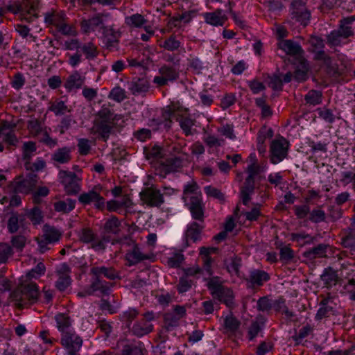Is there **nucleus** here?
I'll return each instance as SVG.
<instances>
[{
	"label": "nucleus",
	"mask_w": 355,
	"mask_h": 355,
	"mask_svg": "<svg viewBox=\"0 0 355 355\" xmlns=\"http://www.w3.org/2000/svg\"><path fill=\"white\" fill-rule=\"evenodd\" d=\"M40 295L36 283L31 282L20 284L10 295V299L15 302L19 309L37 302Z\"/></svg>",
	"instance_id": "1"
},
{
	"label": "nucleus",
	"mask_w": 355,
	"mask_h": 355,
	"mask_svg": "<svg viewBox=\"0 0 355 355\" xmlns=\"http://www.w3.org/2000/svg\"><path fill=\"white\" fill-rule=\"evenodd\" d=\"M207 288L211 295L220 302H223L230 309L234 306L233 291L222 284L218 277L210 278L207 283Z\"/></svg>",
	"instance_id": "2"
},
{
	"label": "nucleus",
	"mask_w": 355,
	"mask_h": 355,
	"mask_svg": "<svg viewBox=\"0 0 355 355\" xmlns=\"http://www.w3.org/2000/svg\"><path fill=\"white\" fill-rule=\"evenodd\" d=\"M167 155L158 162L156 167L157 174L165 178L166 175L180 171L183 166L184 155H176L168 150Z\"/></svg>",
	"instance_id": "3"
},
{
	"label": "nucleus",
	"mask_w": 355,
	"mask_h": 355,
	"mask_svg": "<svg viewBox=\"0 0 355 355\" xmlns=\"http://www.w3.org/2000/svg\"><path fill=\"white\" fill-rule=\"evenodd\" d=\"M143 204L150 207H160L164 202L163 194L155 187H145L139 193Z\"/></svg>",
	"instance_id": "4"
},
{
	"label": "nucleus",
	"mask_w": 355,
	"mask_h": 355,
	"mask_svg": "<svg viewBox=\"0 0 355 355\" xmlns=\"http://www.w3.org/2000/svg\"><path fill=\"white\" fill-rule=\"evenodd\" d=\"M288 143L284 137L275 139L270 144V160L273 164L282 161L288 155Z\"/></svg>",
	"instance_id": "5"
},
{
	"label": "nucleus",
	"mask_w": 355,
	"mask_h": 355,
	"mask_svg": "<svg viewBox=\"0 0 355 355\" xmlns=\"http://www.w3.org/2000/svg\"><path fill=\"white\" fill-rule=\"evenodd\" d=\"M61 344L67 350L69 355H78L83 340L74 331L64 332L61 338Z\"/></svg>",
	"instance_id": "6"
},
{
	"label": "nucleus",
	"mask_w": 355,
	"mask_h": 355,
	"mask_svg": "<svg viewBox=\"0 0 355 355\" xmlns=\"http://www.w3.org/2000/svg\"><path fill=\"white\" fill-rule=\"evenodd\" d=\"M291 7L292 19L306 26L310 20L311 13L306 8L305 2L303 0H293Z\"/></svg>",
	"instance_id": "7"
},
{
	"label": "nucleus",
	"mask_w": 355,
	"mask_h": 355,
	"mask_svg": "<svg viewBox=\"0 0 355 355\" xmlns=\"http://www.w3.org/2000/svg\"><path fill=\"white\" fill-rule=\"evenodd\" d=\"M60 177L67 194H77L80 191V186L78 183L80 180L75 173L60 171Z\"/></svg>",
	"instance_id": "8"
},
{
	"label": "nucleus",
	"mask_w": 355,
	"mask_h": 355,
	"mask_svg": "<svg viewBox=\"0 0 355 355\" xmlns=\"http://www.w3.org/2000/svg\"><path fill=\"white\" fill-rule=\"evenodd\" d=\"M38 175L34 173L30 172L26 178L17 181L14 187L15 193H29L36 187L38 182Z\"/></svg>",
	"instance_id": "9"
},
{
	"label": "nucleus",
	"mask_w": 355,
	"mask_h": 355,
	"mask_svg": "<svg viewBox=\"0 0 355 355\" xmlns=\"http://www.w3.org/2000/svg\"><path fill=\"white\" fill-rule=\"evenodd\" d=\"M270 279V275L262 270L254 269L250 272L248 277L245 278V281L248 284L249 288H255L262 286L265 282Z\"/></svg>",
	"instance_id": "10"
},
{
	"label": "nucleus",
	"mask_w": 355,
	"mask_h": 355,
	"mask_svg": "<svg viewBox=\"0 0 355 355\" xmlns=\"http://www.w3.org/2000/svg\"><path fill=\"white\" fill-rule=\"evenodd\" d=\"M94 277L87 293L92 295L95 291H99L103 295H108L112 284L104 281L99 275H93Z\"/></svg>",
	"instance_id": "11"
},
{
	"label": "nucleus",
	"mask_w": 355,
	"mask_h": 355,
	"mask_svg": "<svg viewBox=\"0 0 355 355\" xmlns=\"http://www.w3.org/2000/svg\"><path fill=\"white\" fill-rule=\"evenodd\" d=\"M129 89L133 95H139L146 93L149 89V82L145 76L141 77H134L128 83Z\"/></svg>",
	"instance_id": "12"
},
{
	"label": "nucleus",
	"mask_w": 355,
	"mask_h": 355,
	"mask_svg": "<svg viewBox=\"0 0 355 355\" xmlns=\"http://www.w3.org/2000/svg\"><path fill=\"white\" fill-rule=\"evenodd\" d=\"M187 206L193 218L202 222L204 220V205L202 199L198 196H191Z\"/></svg>",
	"instance_id": "13"
},
{
	"label": "nucleus",
	"mask_w": 355,
	"mask_h": 355,
	"mask_svg": "<svg viewBox=\"0 0 355 355\" xmlns=\"http://www.w3.org/2000/svg\"><path fill=\"white\" fill-rule=\"evenodd\" d=\"M104 44L109 50L117 48L119 38L121 36L119 31H115L112 28L102 26Z\"/></svg>",
	"instance_id": "14"
},
{
	"label": "nucleus",
	"mask_w": 355,
	"mask_h": 355,
	"mask_svg": "<svg viewBox=\"0 0 355 355\" xmlns=\"http://www.w3.org/2000/svg\"><path fill=\"white\" fill-rule=\"evenodd\" d=\"M150 257L148 254H143L137 244H134V247L128 250L125 254V259L128 261V266H131L144 261L149 259Z\"/></svg>",
	"instance_id": "15"
},
{
	"label": "nucleus",
	"mask_w": 355,
	"mask_h": 355,
	"mask_svg": "<svg viewBox=\"0 0 355 355\" xmlns=\"http://www.w3.org/2000/svg\"><path fill=\"white\" fill-rule=\"evenodd\" d=\"M218 251V248H206L201 247L200 248V255L202 257L203 261V268L207 272L209 275H213V270L211 269V263L213 262V259L210 257V254L212 253H216Z\"/></svg>",
	"instance_id": "16"
},
{
	"label": "nucleus",
	"mask_w": 355,
	"mask_h": 355,
	"mask_svg": "<svg viewBox=\"0 0 355 355\" xmlns=\"http://www.w3.org/2000/svg\"><path fill=\"white\" fill-rule=\"evenodd\" d=\"M321 280L325 287L331 288L337 284L341 279L338 277L337 271L332 267L325 268L320 276Z\"/></svg>",
	"instance_id": "17"
},
{
	"label": "nucleus",
	"mask_w": 355,
	"mask_h": 355,
	"mask_svg": "<svg viewBox=\"0 0 355 355\" xmlns=\"http://www.w3.org/2000/svg\"><path fill=\"white\" fill-rule=\"evenodd\" d=\"M354 21L355 16H349L340 20L338 28L336 30L342 34L343 39H347L354 35L352 24Z\"/></svg>",
	"instance_id": "18"
},
{
	"label": "nucleus",
	"mask_w": 355,
	"mask_h": 355,
	"mask_svg": "<svg viewBox=\"0 0 355 355\" xmlns=\"http://www.w3.org/2000/svg\"><path fill=\"white\" fill-rule=\"evenodd\" d=\"M329 247V245L320 243L318 245L305 251L302 255L309 260H313L316 258L327 257V250Z\"/></svg>",
	"instance_id": "19"
},
{
	"label": "nucleus",
	"mask_w": 355,
	"mask_h": 355,
	"mask_svg": "<svg viewBox=\"0 0 355 355\" xmlns=\"http://www.w3.org/2000/svg\"><path fill=\"white\" fill-rule=\"evenodd\" d=\"M204 226L197 222H193L185 232V238L187 245L189 240L193 243L200 239L201 232Z\"/></svg>",
	"instance_id": "20"
},
{
	"label": "nucleus",
	"mask_w": 355,
	"mask_h": 355,
	"mask_svg": "<svg viewBox=\"0 0 355 355\" xmlns=\"http://www.w3.org/2000/svg\"><path fill=\"white\" fill-rule=\"evenodd\" d=\"M114 124L103 123L101 121H94L93 129L94 132L98 134L103 141H107L113 129Z\"/></svg>",
	"instance_id": "21"
},
{
	"label": "nucleus",
	"mask_w": 355,
	"mask_h": 355,
	"mask_svg": "<svg viewBox=\"0 0 355 355\" xmlns=\"http://www.w3.org/2000/svg\"><path fill=\"white\" fill-rule=\"evenodd\" d=\"M254 191V180L251 176L245 178L244 184L241 187V196L243 205H247L250 200V194Z\"/></svg>",
	"instance_id": "22"
},
{
	"label": "nucleus",
	"mask_w": 355,
	"mask_h": 355,
	"mask_svg": "<svg viewBox=\"0 0 355 355\" xmlns=\"http://www.w3.org/2000/svg\"><path fill=\"white\" fill-rule=\"evenodd\" d=\"M132 205V200L128 196H123L121 200H112L106 203L109 211H119L122 207L129 208Z\"/></svg>",
	"instance_id": "23"
},
{
	"label": "nucleus",
	"mask_w": 355,
	"mask_h": 355,
	"mask_svg": "<svg viewBox=\"0 0 355 355\" xmlns=\"http://www.w3.org/2000/svg\"><path fill=\"white\" fill-rule=\"evenodd\" d=\"M222 10L217 9L213 12H207L205 14V19L207 23L214 26H223L227 17L222 15Z\"/></svg>",
	"instance_id": "24"
},
{
	"label": "nucleus",
	"mask_w": 355,
	"mask_h": 355,
	"mask_svg": "<svg viewBox=\"0 0 355 355\" xmlns=\"http://www.w3.org/2000/svg\"><path fill=\"white\" fill-rule=\"evenodd\" d=\"M85 78L82 77L78 71L73 72L67 79L64 87L69 91L73 89H79L84 83Z\"/></svg>",
	"instance_id": "25"
},
{
	"label": "nucleus",
	"mask_w": 355,
	"mask_h": 355,
	"mask_svg": "<svg viewBox=\"0 0 355 355\" xmlns=\"http://www.w3.org/2000/svg\"><path fill=\"white\" fill-rule=\"evenodd\" d=\"M280 48L292 55H301L304 52L298 43L291 40L283 41Z\"/></svg>",
	"instance_id": "26"
},
{
	"label": "nucleus",
	"mask_w": 355,
	"mask_h": 355,
	"mask_svg": "<svg viewBox=\"0 0 355 355\" xmlns=\"http://www.w3.org/2000/svg\"><path fill=\"white\" fill-rule=\"evenodd\" d=\"M43 232L42 236L49 243L58 241L62 236L61 232L58 230L48 224H45L43 226Z\"/></svg>",
	"instance_id": "27"
},
{
	"label": "nucleus",
	"mask_w": 355,
	"mask_h": 355,
	"mask_svg": "<svg viewBox=\"0 0 355 355\" xmlns=\"http://www.w3.org/2000/svg\"><path fill=\"white\" fill-rule=\"evenodd\" d=\"M71 150L68 147H63L58 148L52 155V159L59 164H66L69 162L71 159Z\"/></svg>",
	"instance_id": "28"
},
{
	"label": "nucleus",
	"mask_w": 355,
	"mask_h": 355,
	"mask_svg": "<svg viewBox=\"0 0 355 355\" xmlns=\"http://www.w3.org/2000/svg\"><path fill=\"white\" fill-rule=\"evenodd\" d=\"M103 24V19L101 17L98 15L94 17H92L87 20H83L80 23L81 28L85 33H89L94 31L95 28Z\"/></svg>",
	"instance_id": "29"
},
{
	"label": "nucleus",
	"mask_w": 355,
	"mask_h": 355,
	"mask_svg": "<svg viewBox=\"0 0 355 355\" xmlns=\"http://www.w3.org/2000/svg\"><path fill=\"white\" fill-rule=\"evenodd\" d=\"M91 273L92 275H99L101 277L103 275L110 280H114L119 277L117 272L112 267H94L91 269Z\"/></svg>",
	"instance_id": "30"
},
{
	"label": "nucleus",
	"mask_w": 355,
	"mask_h": 355,
	"mask_svg": "<svg viewBox=\"0 0 355 355\" xmlns=\"http://www.w3.org/2000/svg\"><path fill=\"white\" fill-rule=\"evenodd\" d=\"M168 151L166 148L160 147L159 146H154L148 151L146 153V157L148 159H155L157 160H163L167 155Z\"/></svg>",
	"instance_id": "31"
},
{
	"label": "nucleus",
	"mask_w": 355,
	"mask_h": 355,
	"mask_svg": "<svg viewBox=\"0 0 355 355\" xmlns=\"http://www.w3.org/2000/svg\"><path fill=\"white\" fill-rule=\"evenodd\" d=\"M153 329V326L150 324L146 323L145 321H141L135 323L132 329V333L138 336L141 337L150 333Z\"/></svg>",
	"instance_id": "32"
},
{
	"label": "nucleus",
	"mask_w": 355,
	"mask_h": 355,
	"mask_svg": "<svg viewBox=\"0 0 355 355\" xmlns=\"http://www.w3.org/2000/svg\"><path fill=\"white\" fill-rule=\"evenodd\" d=\"M101 189V187L100 186L94 187V188L89 192L80 194L78 198L79 201L84 205H88L94 202L99 197L100 194L98 192V190Z\"/></svg>",
	"instance_id": "33"
},
{
	"label": "nucleus",
	"mask_w": 355,
	"mask_h": 355,
	"mask_svg": "<svg viewBox=\"0 0 355 355\" xmlns=\"http://www.w3.org/2000/svg\"><path fill=\"white\" fill-rule=\"evenodd\" d=\"M329 300L324 298L320 303V308L318 309L315 318L317 320H321L324 318L329 317L333 311V307L329 304Z\"/></svg>",
	"instance_id": "34"
},
{
	"label": "nucleus",
	"mask_w": 355,
	"mask_h": 355,
	"mask_svg": "<svg viewBox=\"0 0 355 355\" xmlns=\"http://www.w3.org/2000/svg\"><path fill=\"white\" fill-rule=\"evenodd\" d=\"M180 317L174 313H167L164 315L163 327L170 331L179 325Z\"/></svg>",
	"instance_id": "35"
},
{
	"label": "nucleus",
	"mask_w": 355,
	"mask_h": 355,
	"mask_svg": "<svg viewBox=\"0 0 355 355\" xmlns=\"http://www.w3.org/2000/svg\"><path fill=\"white\" fill-rule=\"evenodd\" d=\"M76 200L67 198L66 200L58 201L55 202L54 208L57 211H62L67 213L74 209Z\"/></svg>",
	"instance_id": "36"
},
{
	"label": "nucleus",
	"mask_w": 355,
	"mask_h": 355,
	"mask_svg": "<svg viewBox=\"0 0 355 355\" xmlns=\"http://www.w3.org/2000/svg\"><path fill=\"white\" fill-rule=\"evenodd\" d=\"M240 325L241 322L233 316L232 313L230 315L226 316L224 320V327L227 331L230 333H236L239 329Z\"/></svg>",
	"instance_id": "37"
},
{
	"label": "nucleus",
	"mask_w": 355,
	"mask_h": 355,
	"mask_svg": "<svg viewBox=\"0 0 355 355\" xmlns=\"http://www.w3.org/2000/svg\"><path fill=\"white\" fill-rule=\"evenodd\" d=\"M55 320L57 327L58 329L62 332V334L64 332L70 331L69 327L71 326V322L69 317L64 313H60L55 316Z\"/></svg>",
	"instance_id": "38"
},
{
	"label": "nucleus",
	"mask_w": 355,
	"mask_h": 355,
	"mask_svg": "<svg viewBox=\"0 0 355 355\" xmlns=\"http://www.w3.org/2000/svg\"><path fill=\"white\" fill-rule=\"evenodd\" d=\"M49 110L53 112L56 116L64 115L67 112H70L71 109L65 104L63 101H55L49 107Z\"/></svg>",
	"instance_id": "39"
},
{
	"label": "nucleus",
	"mask_w": 355,
	"mask_h": 355,
	"mask_svg": "<svg viewBox=\"0 0 355 355\" xmlns=\"http://www.w3.org/2000/svg\"><path fill=\"white\" fill-rule=\"evenodd\" d=\"M113 112L107 107H102L97 113L98 119L94 121H101L103 123H107L114 124V117Z\"/></svg>",
	"instance_id": "40"
},
{
	"label": "nucleus",
	"mask_w": 355,
	"mask_h": 355,
	"mask_svg": "<svg viewBox=\"0 0 355 355\" xmlns=\"http://www.w3.org/2000/svg\"><path fill=\"white\" fill-rule=\"evenodd\" d=\"M121 223L116 216H112L110 219L107 220L104 225L105 230L108 233L116 234L119 232V226Z\"/></svg>",
	"instance_id": "41"
},
{
	"label": "nucleus",
	"mask_w": 355,
	"mask_h": 355,
	"mask_svg": "<svg viewBox=\"0 0 355 355\" xmlns=\"http://www.w3.org/2000/svg\"><path fill=\"white\" fill-rule=\"evenodd\" d=\"M141 343L139 345L134 344L125 345L121 352V355H144Z\"/></svg>",
	"instance_id": "42"
},
{
	"label": "nucleus",
	"mask_w": 355,
	"mask_h": 355,
	"mask_svg": "<svg viewBox=\"0 0 355 355\" xmlns=\"http://www.w3.org/2000/svg\"><path fill=\"white\" fill-rule=\"evenodd\" d=\"M27 217L31 220L33 224H40L43 220V216L41 209L35 206L26 212Z\"/></svg>",
	"instance_id": "43"
},
{
	"label": "nucleus",
	"mask_w": 355,
	"mask_h": 355,
	"mask_svg": "<svg viewBox=\"0 0 355 355\" xmlns=\"http://www.w3.org/2000/svg\"><path fill=\"white\" fill-rule=\"evenodd\" d=\"M80 49L85 54L86 58L89 60L95 58L98 54L97 47L92 42L83 44Z\"/></svg>",
	"instance_id": "44"
},
{
	"label": "nucleus",
	"mask_w": 355,
	"mask_h": 355,
	"mask_svg": "<svg viewBox=\"0 0 355 355\" xmlns=\"http://www.w3.org/2000/svg\"><path fill=\"white\" fill-rule=\"evenodd\" d=\"M343 39L342 34L337 30H334L327 36V43L330 46H338L341 44Z\"/></svg>",
	"instance_id": "45"
},
{
	"label": "nucleus",
	"mask_w": 355,
	"mask_h": 355,
	"mask_svg": "<svg viewBox=\"0 0 355 355\" xmlns=\"http://www.w3.org/2000/svg\"><path fill=\"white\" fill-rule=\"evenodd\" d=\"M159 73L168 81H173L178 78V73L171 67L163 66L159 69Z\"/></svg>",
	"instance_id": "46"
},
{
	"label": "nucleus",
	"mask_w": 355,
	"mask_h": 355,
	"mask_svg": "<svg viewBox=\"0 0 355 355\" xmlns=\"http://www.w3.org/2000/svg\"><path fill=\"white\" fill-rule=\"evenodd\" d=\"M26 238L25 236L19 234L13 236L11 238L10 243L12 246L18 251H22L26 243Z\"/></svg>",
	"instance_id": "47"
},
{
	"label": "nucleus",
	"mask_w": 355,
	"mask_h": 355,
	"mask_svg": "<svg viewBox=\"0 0 355 355\" xmlns=\"http://www.w3.org/2000/svg\"><path fill=\"white\" fill-rule=\"evenodd\" d=\"M193 285V281L189 279L187 277H181L179 279V283L177 285V289L179 293H183L189 291Z\"/></svg>",
	"instance_id": "48"
},
{
	"label": "nucleus",
	"mask_w": 355,
	"mask_h": 355,
	"mask_svg": "<svg viewBox=\"0 0 355 355\" xmlns=\"http://www.w3.org/2000/svg\"><path fill=\"white\" fill-rule=\"evenodd\" d=\"M322 94L319 91L311 90L305 96V101L307 103L317 105L320 103Z\"/></svg>",
	"instance_id": "49"
},
{
	"label": "nucleus",
	"mask_w": 355,
	"mask_h": 355,
	"mask_svg": "<svg viewBox=\"0 0 355 355\" xmlns=\"http://www.w3.org/2000/svg\"><path fill=\"white\" fill-rule=\"evenodd\" d=\"M241 266V259L237 257H234L231 259L230 266L226 265V268L227 271L231 273L232 271L239 277L240 276V270L239 268Z\"/></svg>",
	"instance_id": "50"
},
{
	"label": "nucleus",
	"mask_w": 355,
	"mask_h": 355,
	"mask_svg": "<svg viewBox=\"0 0 355 355\" xmlns=\"http://www.w3.org/2000/svg\"><path fill=\"white\" fill-rule=\"evenodd\" d=\"M205 191L208 196L218 199V200H220L221 202L225 201L224 194L220 191V190H219L214 187H211V186L206 187L205 188Z\"/></svg>",
	"instance_id": "51"
},
{
	"label": "nucleus",
	"mask_w": 355,
	"mask_h": 355,
	"mask_svg": "<svg viewBox=\"0 0 355 355\" xmlns=\"http://www.w3.org/2000/svg\"><path fill=\"white\" fill-rule=\"evenodd\" d=\"M71 284V278L66 274H62L55 283L56 288L60 291H64Z\"/></svg>",
	"instance_id": "52"
},
{
	"label": "nucleus",
	"mask_w": 355,
	"mask_h": 355,
	"mask_svg": "<svg viewBox=\"0 0 355 355\" xmlns=\"http://www.w3.org/2000/svg\"><path fill=\"white\" fill-rule=\"evenodd\" d=\"M45 270L46 268L44 264L42 262H40L34 268L26 274V277L28 279L37 278V276L44 274Z\"/></svg>",
	"instance_id": "53"
},
{
	"label": "nucleus",
	"mask_w": 355,
	"mask_h": 355,
	"mask_svg": "<svg viewBox=\"0 0 355 355\" xmlns=\"http://www.w3.org/2000/svg\"><path fill=\"white\" fill-rule=\"evenodd\" d=\"M109 97L116 101V102L120 103L126 98V96L123 89L119 87H116L112 89Z\"/></svg>",
	"instance_id": "54"
},
{
	"label": "nucleus",
	"mask_w": 355,
	"mask_h": 355,
	"mask_svg": "<svg viewBox=\"0 0 355 355\" xmlns=\"http://www.w3.org/2000/svg\"><path fill=\"white\" fill-rule=\"evenodd\" d=\"M12 250L11 247L5 243H0V263H5L8 257L12 254Z\"/></svg>",
	"instance_id": "55"
},
{
	"label": "nucleus",
	"mask_w": 355,
	"mask_h": 355,
	"mask_svg": "<svg viewBox=\"0 0 355 355\" xmlns=\"http://www.w3.org/2000/svg\"><path fill=\"white\" fill-rule=\"evenodd\" d=\"M279 255L281 261L288 263L293 259L294 252L289 247L283 246L280 248Z\"/></svg>",
	"instance_id": "56"
},
{
	"label": "nucleus",
	"mask_w": 355,
	"mask_h": 355,
	"mask_svg": "<svg viewBox=\"0 0 355 355\" xmlns=\"http://www.w3.org/2000/svg\"><path fill=\"white\" fill-rule=\"evenodd\" d=\"M96 235L90 228H83L80 234V241L85 243H89L94 241Z\"/></svg>",
	"instance_id": "57"
},
{
	"label": "nucleus",
	"mask_w": 355,
	"mask_h": 355,
	"mask_svg": "<svg viewBox=\"0 0 355 355\" xmlns=\"http://www.w3.org/2000/svg\"><path fill=\"white\" fill-rule=\"evenodd\" d=\"M180 46V42L178 40H176L175 38L173 36H170L168 39H166L162 45L163 48L167 49L168 51H174L178 49Z\"/></svg>",
	"instance_id": "58"
},
{
	"label": "nucleus",
	"mask_w": 355,
	"mask_h": 355,
	"mask_svg": "<svg viewBox=\"0 0 355 355\" xmlns=\"http://www.w3.org/2000/svg\"><path fill=\"white\" fill-rule=\"evenodd\" d=\"M64 21L62 16L58 13L55 14H46L45 16V21L49 23V24H52L55 26H58L60 24H61Z\"/></svg>",
	"instance_id": "59"
},
{
	"label": "nucleus",
	"mask_w": 355,
	"mask_h": 355,
	"mask_svg": "<svg viewBox=\"0 0 355 355\" xmlns=\"http://www.w3.org/2000/svg\"><path fill=\"white\" fill-rule=\"evenodd\" d=\"M272 307V304L266 296L260 297L257 301V309L260 311H269Z\"/></svg>",
	"instance_id": "60"
},
{
	"label": "nucleus",
	"mask_w": 355,
	"mask_h": 355,
	"mask_svg": "<svg viewBox=\"0 0 355 355\" xmlns=\"http://www.w3.org/2000/svg\"><path fill=\"white\" fill-rule=\"evenodd\" d=\"M341 243L345 248H349L355 250V233L349 232L347 235L343 237Z\"/></svg>",
	"instance_id": "61"
},
{
	"label": "nucleus",
	"mask_w": 355,
	"mask_h": 355,
	"mask_svg": "<svg viewBox=\"0 0 355 355\" xmlns=\"http://www.w3.org/2000/svg\"><path fill=\"white\" fill-rule=\"evenodd\" d=\"M25 84V78L22 73L18 72L15 73L12 78L11 81L12 87L19 90Z\"/></svg>",
	"instance_id": "62"
},
{
	"label": "nucleus",
	"mask_w": 355,
	"mask_h": 355,
	"mask_svg": "<svg viewBox=\"0 0 355 355\" xmlns=\"http://www.w3.org/2000/svg\"><path fill=\"white\" fill-rule=\"evenodd\" d=\"M21 225L19 223L17 218L14 214H12L11 216L8 220V230L10 233H16Z\"/></svg>",
	"instance_id": "63"
},
{
	"label": "nucleus",
	"mask_w": 355,
	"mask_h": 355,
	"mask_svg": "<svg viewBox=\"0 0 355 355\" xmlns=\"http://www.w3.org/2000/svg\"><path fill=\"white\" fill-rule=\"evenodd\" d=\"M309 220L315 223L324 221L325 213L320 209H313L310 213Z\"/></svg>",
	"instance_id": "64"
}]
</instances>
